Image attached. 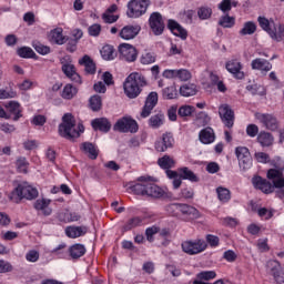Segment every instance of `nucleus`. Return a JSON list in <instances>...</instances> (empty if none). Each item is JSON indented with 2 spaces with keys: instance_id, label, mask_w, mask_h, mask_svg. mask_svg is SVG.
Returning <instances> with one entry per match:
<instances>
[{
  "instance_id": "nucleus-1",
  "label": "nucleus",
  "mask_w": 284,
  "mask_h": 284,
  "mask_svg": "<svg viewBox=\"0 0 284 284\" xmlns=\"http://www.w3.org/2000/svg\"><path fill=\"white\" fill-rule=\"evenodd\" d=\"M129 190L138 196H151V199H165L168 196V193L161 186L150 182L148 176H140L136 182H130Z\"/></svg>"
},
{
  "instance_id": "nucleus-2",
  "label": "nucleus",
  "mask_w": 284,
  "mask_h": 284,
  "mask_svg": "<svg viewBox=\"0 0 284 284\" xmlns=\"http://www.w3.org/2000/svg\"><path fill=\"white\" fill-rule=\"evenodd\" d=\"M58 132L62 139L74 141V139H79L85 132V126L83 124H78L77 126L74 116L71 113H65L62 116V123L59 125Z\"/></svg>"
},
{
  "instance_id": "nucleus-3",
  "label": "nucleus",
  "mask_w": 284,
  "mask_h": 284,
  "mask_svg": "<svg viewBox=\"0 0 284 284\" xmlns=\"http://www.w3.org/2000/svg\"><path fill=\"white\" fill-rule=\"evenodd\" d=\"M148 85V80H145V75L139 72H132L130 75L126 77L123 88L124 94L129 99H136L141 92H143V88Z\"/></svg>"
},
{
  "instance_id": "nucleus-4",
  "label": "nucleus",
  "mask_w": 284,
  "mask_h": 284,
  "mask_svg": "<svg viewBox=\"0 0 284 284\" xmlns=\"http://www.w3.org/2000/svg\"><path fill=\"white\" fill-rule=\"evenodd\" d=\"M39 196L37 187L30 185L28 182H22L8 195L12 203H21L23 199L27 201H34Z\"/></svg>"
},
{
  "instance_id": "nucleus-5",
  "label": "nucleus",
  "mask_w": 284,
  "mask_h": 284,
  "mask_svg": "<svg viewBox=\"0 0 284 284\" xmlns=\"http://www.w3.org/2000/svg\"><path fill=\"white\" fill-rule=\"evenodd\" d=\"M257 21L262 30L267 32L271 39L274 41H283L284 24H276L274 21H268L265 17H258Z\"/></svg>"
},
{
  "instance_id": "nucleus-6",
  "label": "nucleus",
  "mask_w": 284,
  "mask_h": 284,
  "mask_svg": "<svg viewBox=\"0 0 284 284\" xmlns=\"http://www.w3.org/2000/svg\"><path fill=\"white\" fill-rule=\"evenodd\" d=\"M148 8H150V0H131L128 3L126 16L130 19H139L148 12Z\"/></svg>"
},
{
  "instance_id": "nucleus-7",
  "label": "nucleus",
  "mask_w": 284,
  "mask_h": 284,
  "mask_svg": "<svg viewBox=\"0 0 284 284\" xmlns=\"http://www.w3.org/2000/svg\"><path fill=\"white\" fill-rule=\"evenodd\" d=\"M207 250V242L203 239L189 240L182 242V252L189 254V256H194L201 254Z\"/></svg>"
},
{
  "instance_id": "nucleus-8",
  "label": "nucleus",
  "mask_w": 284,
  "mask_h": 284,
  "mask_svg": "<svg viewBox=\"0 0 284 284\" xmlns=\"http://www.w3.org/2000/svg\"><path fill=\"white\" fill-rule=\"evenodd\" d=\"M235 156L239 161V168L242 172H247V170L252 169V153H250V149L246 146H236L235 148Z\"/></svg>"
},
{
  "instance_id": "nucleus-9",
  "label": "nucleus",
  "mask_w": 284,
  "mask_h": 284,
  "mask_svg": "<svg viewBox=\"0 0 284 284\" xmlns=\"http://www.w3.org/2000/svg\"><path fill=\"white\" fill-rule=\"evenodd\" d=\"M113 129L115 132H122L123 134H126L128 132L136 134V132H139V123L130 116H123L116 121Z\"/></svg>"
},
{
  "instance_id": "nucleus-10",
  "label": "nucleus",
  "mask_w": 284,
  "mask_h": 284,
  "mask_svg": "<svg viewBox=\"0 0 284 284\" xmlns=\"http://www.w3.org/2000/svg\"><path fill=\"white\" fill-rule=\"evenodd\" d=\"M267 179L272 181L273 183V189L275 187L276 191V196L278 199L284 197V176H283V171L276 170V169H270L267 171Z\"/></svg>"
},
{
  "instance_id": "nucleus-11",
  "label": "nucleus",
  "mask_w": 284,
  "mask_h": 284,
  "mask_svg": "<svg viewBox=\"0 0 284 284\" xmlns=\"http://www.w3.org/2000/svg\"><path fill=\"white\" fill-rule=\"evenodd\" d=\"M60 63L62 65L61 70L63 72V74H65V78L70 79V81H73V83H78L79 85H81V83H82L81 75H79V73H77V68L73 65L70 58H68V57L62 58L60 60Z\"/></svg>"
},
{
  "instance_id": "nucleus-12",
  "label": "nucleus",
  "mask_w": 284,
  "mask_h": 284,
  "mask_svg": "<svg viewBox=\"0 0 284 284\" xmlns=\"http://www.w3.org/2000/svg\"><path fill=\"white\" fill-rule=\"evenodd\" d=\"M254 116L266 130H271V132L278 130V119L274 114L256 112Z\"/></svg>"
},
{
  "instance_id": "nucleus-13",
  "label": "nucleus",
  "mask_w": 284,
  "mask_h": 284,
  "mask_svg": "<svg viewBox=\"0 0 284 284\" xmlns=\"http://www.w3.org/2000/svg\"><path fill=\"white\" fill-rule=\"evenodd\" d=\"M120 59L128 61V63H134L139 57V51L134 45L129 43H122L119 45Z\"/></svg>"
},
{
  "instance_id": "nucleus-14",
  "label": "nucleus",
  "mask_w": 284,
  "mask_h": 284,
  "mask_svg": "<svg viewBox=\"0 0 284 284\" xmlns=\"http://www.w3.org/2000/svg\"><path fill=\"white\" fill-rule=\"evenodd\" d=\"M219 114L225 128L232 130L234 128V111L232 108L229 104H222L219 108Z\"/></svg>"
},
{
  "instance_id": "nucleus-15",
  "label": "nucleus",
  "mask_w": 284,
  "mask_h": 284,
  "mask_svg": "<svg viewBox=\"0 0 284 284\" xmlns=\"http://www.w3.org/2000/svg\"><path fill=\"white\" fill-rule=\"evenodd\" d=\"M149 26L155 34V37H160V34H163V31L165 30V23L163 22V16H161L159 12H153L150 16L149 19Z\"/></svg>"
},
{
  "instance_id": "nucleus-16",
  "label": "nucleus",
  "mask_w": 284,
  "mask_h": 284,
  "mask_svg": "<svg viewBox=\"0 0 284 284\" xmlns=\"http://www.w3.org/2000/svg\"><path fill=\"white\" fill-rule=\"evenodd\" d=\"M156 103H159V93L153 91L145 99L144 106L140 113L141 119H148L152 114V110L156 108Z\"/></svg>"
},
{
  "instance_id": "nucleus-17",
  "label": "nucleus",
  "mask_w": 284,
  "mask_h": 284,
  "mask_svg": "<svg viewBox=\"0 0 284 284\" xmlns=\"http://www.w3.org/2000/svg\"><path fill=\"white\" fill-rule=\"evenodd\" d=\"M4 108L7 110V120L19 121L23 116V108L17 101H9Z\"/></svg>"
},
{
  "instance_id": "nucleus-18",
  "label": "nucleus",
  "mask_w": 284,
  "mask_h": 284,
  "mask_svg": "<svg viewBox=\"0 0 284 284\" xmlns=\"http://www.w3.org/2000/svg\"><path fill=\"white\" fill-rule=\"evenodd\" d=\"M225 68L230 74H233L234 79L243 80L245 79V72H243V64L241 61L233 59L225 63Z\"/></svg>"
},
{
  "instance_id": "nucleus-19",
  "label": "nucleus",
  "mask_w": 284,
  "mask_h": 284,
  "mask_svg": "<svg viewBox=\"0 0 284 284\" xmlns=\"http://www.w3.org/2000/svg\"><path fill=\"white\" fill-rule=\"evenodd\" d=\"M139 32H141V26L128 24L121 29L119 34L121 39H124V41H130L132 39H136V37H139Z\"/></svg>"
},
{
  "instance_id": "nucleus-20",
  "label": "nucleus",
  "mask_w": 284,
  "mask_h": 284,
  "mask_svg": "<svg viewBox=\"0 0 284 284\" xmlns=\"http://www.w3.org/2000/svg\"><path fill=\"white\" fill-rule=\"evenodd\" d=\"M252 184L256 190H261L264 194H272V192H274V184L272 185L270 181L258 175L252 179Z\"/></svg>"
},
{
  "instance_id": "nucleus-21",
  "label": "nucleus",
  "mask_w": 284,
  "mask_h": 284,
  "mask_svg": "<svg viewBox=\"0 0 284 284\" xmlns=\"http://www.w3.org/2000/svg\"><path fill=\"white\" fill-rule=\"evenodd\" d=\"M174 145V138L170 133H164L160 140L155 141L156 152H166Z\"/></svg>"
},
{
  "instance_id": "nucleus-22",
  "label": "nucleus",
  "mask_w": 284,
  "mask_h": 284,
  "mask_svg": "<svg viewBox=\"0 0 284 284\" xmlns=\"http://www.w3.org/2000/svg\"><path fill=\"white\" fill-rule=\"evenodd\" d=\"M52 200L39 199L34 202V210L42 214L43 216H50L52 214V209L50 207Z\"/></svg>"
},
{
  "instance_id": "nucleus-23",
  "label": "nucleus",
  "mask_w": 284,
  "mask_h": 284,
  "mask_svg": "<svg viewBox=\"0 0 284 284\" xmlns=\"http://www.w3.org/2000/svg\"><path fill=\"white\" fill-rule=\"evenodd\" d=\"M168 28L169 30H171L172 34H174L175 37H180L182 41H185V39H187V30H185V28H183L175 20H169Z\"/></svg>"
},
{
  "instance_id": "nucleus-24",
  "label": "nucleus",
  "mask_w": 284,
  "mask_h": 284,
  "mask_svg": "<svg viewBox=\"0 0 284 284\" xmlns=\"http://www.w3.org/2000/svg\"><path fill=\"white\" fill-rule=\"evenodd\" d=\"M251 68L252 70H258L262 74H267L272 70V64L265 59L256 58L252 60Z\"/></svg>"
},
{
  "instance_id": "nucleus-25",
  "label": "nucleus",
  "mask_w": 284,
  "mask_h": 284,
  "mask_svg": "<svg viewBox=\"0 0 284 284\" xmlns=\"http://www.w3.org/2000/svg\"><path fill=\"white\" fill-rule=\"evenodd\" d=\"M199 139L204 145H210V143H214V141H216V134L214 133V129L210 126L203 129L199 133Z\"/></svg>"
},
{
  "instance_id": "nucleus-26",
  "label": "nucleus",
  "mask_w": 284,
  "mask_h": 284,
  "mask_svg": "<svg viewBox=\"0 0 284 284\" xmlns=\"http://www.w3.org/2000/svg\"><path fill=\"white\" fill-rule=\"evenodd\" d=\"M91 125L93 130H99L100 132H110L112 124L106 118H97L92 120Z\"/></svg>"
},
{
  "instance_id": "nucleus-27",
  "label": "nucleus",
  "mask_w": 284,
  "mask_h": 284,
  "mask_svg": "<svg viewBox=\"0 0 284 284\" xmlns=\"http://www.w3.org/2000/svg\"><path fill=\"white\" fill-rule=\"evenodd\" d=\"M79 64L84 67V72H87V74H97V63H94V60H92L90 55H83L79 60Z\"/></svg>"
},
{
  "instance_id": "nucleus-28",
  "label": "nucleus",
  "mask_w": 284,
  "mask_h": 284,
  "mask_svg": "<svg viewBox=\"0 0 284 284\" xmlns=\"http://www.w3.org/2000/svg\"><path fill=\"white\" fill-rule=\"evenodd\" d=\"M180 214H182V216H186L189 220L199 219L201 216L199 210L189 204H180Z\"/></svg>"
},
{
  "instance_id": "nucleus-29",
  "label": "nucleus",
  "mask_w": 284,
  "mask_h": 284,
  "mask_svg": "<svg viewBox=\"0 0 284 284\" xmlns=\"http://www.w3.org/2000/svg\"><path fill=\"white\" fill-rule=\"evenodd\" d=\"M49 40L51 43H55L57 45H63L67 41V37L63 36V29L62 28H55L50 31L49 33Z\"/></svg>"
},
{
  "instance_id": "nucleus-30",
  "label": "nucleus",
  "mask_w": 284,
  "mask_h": 284,
  "mask_svg": "<svg viewBox=\"0 0 284 284\" xmlns=\"http://www.w3.org/2000/svg\"><path fill=\"white\" fill-rule=\"evenodd\" d=\"M257 143H260L262 148H272V145H274V135L267 131H261L257 134Z\"/></svg>"
},
{
  "instance_id": "nucleus-31",
  "label": "nucleus",
  "mask_w": 284,
  "mask_h": 284,
  "mask_svg": "<svg viewBox=\"0 0 284 284\" xmlns=\"http://www.w3.org/2000/svg\"><path fill=\"white\" fill-rule=\"evenodd\" d=\"M65 234L69 239H79V236H83L88 234V227L85 226H68L65 229Z\"/></svg>"
},
{
  "instance_id": "nucleus-32",
  "label": "nucleus",
  "mask_w": 284,
  "mask_h": 284,
  "mask_svg": "<svg viewBox=\"0 0 284 284\" xmlns=\"http://www.w3.org/2000/svg\"><path fill=\"white\" fill-rule=\"evenodd\" d=\"M100 53L104 61H114V59H116V51L114 50V47L110 44L102 47Z\"/></svg>"
},
{
  "instance_id": "nucleus-33",
  "label": "nucleus",
  "mask_w": 284,
  "mask_h": 284,
  "mask_svg": "<svg viewBox=\"0 0 284 284\" xmlns=\"http://www.w3.org/2000/svg\"><path fill=\"white\" fill-rule=\"evenodd\" d=\"M81 150H83L84 154H88L89 159H92V161L97 160L99 156V151H97V146L92 144L91 142H84L81 145Z\"/></svg>"
},
{
  "instance_id": "nucleus-34",
  "label": "nucleus",
  "mask_w": 284,
  "mask_h": 284,
  "mask_svg": "<svg viewBox=\"0 0 284 284\" xmlns=\"http://www.w3.org/2000/svg\"><path fill=\"white\" fill-rule=\"evenodd\" d=\"M165 123V115L163 113H156L149 119V125L153 130H159L161 125Z\"/></svg>"
},
{
  "instance_id": "nucleus-35",
  "label": "nucleus",
  "mask_w": 284,
  "mask_h": 284,
  "mask_svg": "<svg viewBox=\"0 0 284 284\" xmlns=\"http://www.w3.org/2000/svg\"><path fill=\"white\" fill-rule=\"evenodd\" d=\"M79 93V89L77 87L72 85L71 83L65 84L62 92L61 97L62 99H65L67 101H70L74 99V95Z\"/></svg>"
},
{
  "instance_id": "nucleus-36",
  "label": "nucleus",
  "mask_w": 284,
  "mask_h": 284,
  "mask_svg": "<svg viewBox=\"0 0 284 284\" xmlns=\"http://www.w3.org/2000/svg\"><path fill=\"white\" fill-rule=\"evenodd\" d=\"M196 92H199V89L194 83H187L180 88L181 97H194L196 95Z\"/></svg>"
},
{
  "instance_id": "nucleus-37",
  "label": "nucleus",
  "mask_w": 284,
  "mask_h": 284,
  "mask_svg": "<svg viewBox=\"0 0 284 284\" xmlns=\"http://www.w3.org/2000/svg\"><path fill=\"white\" fill-rule=\"evenodd\" d=\"M216 194L221 203H229V201L232 199V192H230V189L223 186H219L216 189Z\"/></svg>"
},
{
  "instance_id": "nucleus-38",
  "label": "nucleus",
  "mask_w": 284,
  "mask_h": 284,
  "mask_svg": "<svg viewBox=\"0 0 284 284\" xmlns=\"http://www.w3.org/2000/svg\"><path fill=\"white\" fill-rule=\"evenodd\" d=\"M266 267L267 270L271 272V274L273 275V278L280 274L281 271H283V266H281V262L276 261V260H270L266 263Z\"/></svg>"
},
{
  "instance_id": "nucleus-39",
  "label": "nucleus",
  "mask_w": 284,
  "mask_h": 284,
  "mask_svg": "<svg viewBox=\"0 0 284 284\" xmlns=\"http://www.w3.org/2000/svg\"><path fill=\"white\" fill-rule=\"evenodd\" d=\"M89 105L93 112H99V110L103 108V100L101 99V95L95 94L91 97L89 100Z\"/></svg>"
},
{
  "instance_id": "nucleus-40",
  "label": "nucleus",
  "mask_w": 284,
  "mask_h": 284,
  "mask_svg": "<svg viewBox=\"0 0 284 284\" xmlns=\"http://www.w3.org/2000/svg\"><path fill=\"white\" fill-rule=\"evenodd\" d=\"M85 254V246L83 244H75L70 247V256L72 258H81Z\"/></svg>"
},
{
  "instance_id": "nucleus-41",
  "label": "nucleus",
  "mask_w": 284,
  "mask_h": 284,
  "mask_svg": "<svg viewBox=\"0 0 284 284\" xmlns=\"http://www.w3.org/2000/svg\"><path fill=\"white\" fill-rule=\"evenodd\" d=\"M182 179L185 181H191V183H199V176H196L192 170H189L187 168H182L180 170Z\"/></svg>"
},
{
  "instance_id": "nucleus-42",
  "label": "nucleus",
  "mask_w": 284,
  "mask_h": 284,
  "mask_svg": "<svg viewBox=\"0 0 284 284\" xmlns=\"http://www.w3.org/2000/svg\"><path fill=\"white\" fill-rule=\"evenodd\" d=\"M143 223V219L135 216L130 219L123 226L124 232H130V230H134V227H139Z\"/></svg>"
},
{
  "instance_id": "nucleus-43",
  "label": "nucleus",
  "mask_w": 284,
  "mask_h": 284,
  "mask_svg": "<svg viewBox=\"0 0 284 284\" xmlns=\"http://www.w3.org/2000/svg\"><path fill=\"white\" fill-rule=\"evenodd\" d=\"M158 164L162 170H170L174 168V159L170 158V155H164L158 160Z\"/></svg>"
},
{
  "instance_id": "nucleus-44",
  "label": "nucleus",
  "mask_w": 284,
  "mask_h": 284,
  "mask_svg": "<svg viewBox=\"0 0 284 284\" xmlns=\"http://www.w3.org/2000/svg\"><path fill=\"white\" fill-rule=\"evenodd\" d=\"M18 57L21 59H34L36 53L30 47H21L17 50Z\"/></svg>"
},
{
  "instance_id": "nucleus-45",
  "label": "nucleus",
  "mask_w": 284,
  "mask_h": 284,
  "mask_svg": "<svg viewBox=\"0 0 284 284\" xmlns=\"http://www.w3.org/2000/svg\"><path fill=\"white\" fill-rule=\"evenodd\" d=\"M256 32V23L248 21L244 23V27L240 30V34L245 37L247 34H254Z\"/></svg>"
},
{
  "instance_id": "nucleus-46",
  "label": "nucleus",
  "mask_w": 284,
  "mask_h": 284,
  "mask_svg": "<svg viewBox=\"0 0 284 284\" xmlns=\"http://www.w3.org/2000/svg\"><path fill=\"white\" fill-rule=\"evenodd\" d=\"M170 216H181V203H172L165 207Z\"/></svg>"
},
{
  "instance_id": "nucleus-47",
  "label": "nucleus",
  "mask_w": 284,
  "mask_h": 284,
  "mask_svg": "<svg viewBox=\"0 0 284 284\" xmlns=\"http://www.w3.org/2000/svg\"><path fill=\"white\" fill-rule=\"evenodd\" d=\"M18 94L17 91L12 88L10 89H0V99L6 100V99H17Z\"/></svg>"
},
{
  "instance_id": "nucleus-48",
  "label": "nucleus",
  "mask_w": 284,
  "mask_h": 284,
  "mask_svg": "<svg viewBox=\"0 0 284 284\" xmlns=\"http://www.w3.org/2000/svg\"><path fill=\"white\" fill-rule=\"evenodd\" d=\"M246 90L247 92H251L253 97H256V94H258L260 97H265V90H263L258 84H250L246 87Z\"/></svg>"
},
{
  "instance_id": "nucleus-49",
  "label": "nucleus",
  "mask_w": 284,
  "mask_h": 284,
  "mask_svg": "<svg viewBox=\"0 0 284 284\" xmlns=\"http://www.w3.org/2000/svg\"><path fill=\"white\" fill-rule=\"evenodd\" d=\"M234 23V18L230 16H223L219 21V26H221L222 28H233Z\"/></svg>"
},
{
  "instance_id": "nucleus-50",
  "label": "nucleus",
  "mask_w": 284,
  "mask_h": 284,
  "mask_svg": "<svg viewBox=\"0 0 284 284\" xmlns=\"http://www.w3.org/2000/svg\"><path fill=\"white\" fill-rule=\"evenodd\" d=\"M195 123L200 128L203 126V125H207V123H210V116L205 112H200L196 115Z\"/></svg>"
},
{
  "instance_id": "nucleus-51",
  "label": "nucleus",
  "mask_w": 284,
  "mask_h": 284,
  "mask_svg": "<svg viewBox=\"0 0 284 284\" xmlns=\"http://www.w3.org/2000/svg\"><path fill=\"white\" fill-rule=\"evenodd\" d=\"M197 278L200 281H212L216 278V272L214 271H203L197 274Z\"/></svg>"
},
{
  "instance_id": "nucleus-52",
  "label": "nucleus",
  "mask_w": 284,
  "mask_h": 284,
  "mask_svg": "<svg viewBox=\"0 0 284 284\" xmlns=\"http://www.w3.org/2000/svg\"><path fill=\"white\" fill-rule=\"evenodd\" d=\"M14 266H12V263L6 261V260H0V274H8L10 272H13Z\"/></svg>"
},
{
  "instance_id": "nucleus-53",
  "label": "nucleus",
  "mask_w": 284,
  "mask_h": 284,
  "mask_svg": "<svg viewBox=\"0 0 284 284\" xmlns=\"http://www.w3.org/2000/svg\"><path fill=\"white\" fill-rule=\"evenodd\" d=\"M178 94L176 87L174 85L163 89L164 99H176Z\"/></svg>"
},
{
  "instance_id": "nucleus-54",
  "label": "nucleus",
  "mask_w": 284,
  "mask_h": 284,
  "mask_svg": "<svg viewBox=\"0 0 284 284\" xmlns=\"http://www.w3.org/2000/svg\"><path fill=\"white\" fill-rule=\"evenodd\" d=\"M33 48L36 50V52H38V54H50V47L41 44V42H33Z\"/></svg>"
},
{
  "instance_id": "nucleus-55",
  "label": "nucleus",
  "mask_w": 284,
  "mask_h": 284,
  "mask_svg": "<svg viewBox=\"0 0 284 284\" xmlns=\"http://www.w3.org/2000/svg\"><path fill=\"white\" fill-rule=\"evenodd\" d=\"M194 110H196L192 105H183L179 109L178 114L179 116H191V114H194Z\"/></svg>"
},
{
  "instance_id": "nucleus-56",
  "label": "nucleus",
  "mask_w": 284,
  "mask_h": 284,
  "mask_svg": "<svg viewBox=\"0 0 284 284\" xmlns=\"http://www.w3.org/2000/svg\"><path fill=\"white\" fill-rule=\"evenodd\" d=\"M178 79L180 81H190L192 79V72L187 69H178Z\"/></svg>"
},
{
  "instance_id": "nucleus-57",
  "label": "nucleus",
  "mask_w": 284,
  "mask_h": 284,
  "mask_svg": "<svg viewBox=\"0 0 284 284\" xmlns=\"http://www.w3.org/2000/svg\"><path fill=\"white\" fill-rule=\"evenodd\" d=\"M19 172L26 174L28 172V160L26 158H19L16 162Z\"/></svg>"
},
{
  "instance_id": "nucleus-58",
  "label": "nucleus",
  "mask_w": 284,
  "mask_h": 284,
  "mask_svg": "<svg viewBox=\"0 0 284 284\" xmlns=\"http://www.w3.org/2000/svg\"><path fill=\"white\" fill-rule=\"evenodd\" d=\"M205 239H206V241H205L206 245L209 244L210 247H219V243L221 241L219 239V236L212 235V234H207Z\"/></svg>"
},
{
  "instance_id": "nucleus-59",
  "label": "nucleus",
  "mask_w": 284,
  "mask_h": 284,
  "mask_svg": "<svg viewBox=\"0 0 284 284\" xmlns=\"http://www.w3.org/2000/svg\"><path fill=\"white\" fill-rule=\"evenodd\" d=\"M254 159L257 161V163H270V154L265 152H256L254 154Z\"/></svg>"
},
{
  "instance_id": "nucleus-60",
  "label": "nucleus",
  "mask_w": 284,
  "mask_h": 284,
  "mask_svg": "<svg viewBox=\"0 0 284 284\" xmlns=\"http://www.w3.org/2000/svg\"><path fill=\"white\" fill-rule=\"evenodd\" d=\"M246 134L247 136H251V139H254V136H258V125L248 124L246 126Z\"/></svg>"
},
{
  "instance_id": "nucleus-61",
  "label": "nucleus",
  "mask_w": 284,
  "mask_h": 284,
  "mask_svg": "<svg viewBox=\"0 0 284 284\" xmlns=\"http://www.w3.org/2000/svg\"><path fill=\"white\" fill-rule=\"evenodd\" d=\"M156 61V58L152 53H144L141 57V63L143 65H150V63H154Z\"/></svg>"
},
{
  "instance_id": "nucleus-62",
  "label": "nucleus",
  "mask_w": 284,
  "mask_h": 284,
  "mask_svg": "<svg viewBox=\"0 0 284 284\" xmlns=\"http://www.w3.org/2000/svg\"><path fill=\"white\" fill-rule=\"evenodd\" d=\"M26 260L29 261V263H37L39 261V251L31 250L26 254Z\"/></svg>"
},
{
  "instance_id": "nucleus-63",
  "label": "nucleus",
  "mask_w": 284,
  "mask_h": 284,
  "mask_svg": "<svg viewBox=\"0 0 284 284\" xmlns=\"http://www.w3.org/2000/svg\"><path fill=\"white\" fill-rule=\"evenodd\" d=\"M67 51L68 52H77V45L79 42L72 38H67Z\"/></svg>"
},
{
  "instance_id": "nucleus-64",
  "label": "nucleus",
  "mask_w": 284,
  "mask_h": 284,
  "mask_svg": "<svg viewBox=\"0 0 284 284\" xmlns=\"http://www.w3.org/2000/svg\"><path fill=\"white\" fill-rule=\"evenodd\" d=\"M88 30L90 37H99V34H101V24H92Z\"/></svg>"
}]
</instances>
